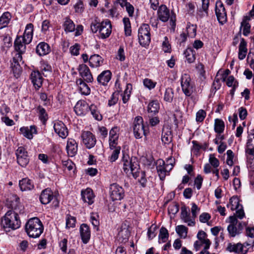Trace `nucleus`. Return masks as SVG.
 <instances>
[{
  "instance_id": "a878e982",
  "label": "nucleus",
  "mask_w": 254,
  "mask_h": 254,
  "mask_svg": "<svg viewBox=\"0 0 254 254\" xmlns=\"http://www.w3.org/2000/svg\"><path fill=\"white\" fill-rule=\"evenodd\" d=\"M156 165V169L160 179L163 180L167 173V168L165 165V162L162 159H159L157 161Z\"/></svg>"
},
{
  "instance_id": "c756f323",
  "label": "nucleus",
  "mask_w": 254,
  "mask_h": 254,
  "mask_svg": "<svg viewBox=\"0 0 254 254\" xmlns=\"http://www.w3.org/2000/svg\"><path fill=\"white\" fill-rule=\"evenodd\" d=\"M20 131L24 136L30 139L33 138V134L37 133V129L34 126H31L29 127H21L20 128Z\"/></svg>"
},
{
  "instance_id": "2f4dec72",
  "label": "nucleus",
  "mask_w": 254,
  "mask_h": 254,
  "mask_svg": "<svg viewBox=\"0 0 254 254\" xmlns=\"http://www.w3.org/2000/svg\"><path fill=\"white\" fill-rule=\"evenodd\" d=\"M19 186L20 190L22 191L30 190L34 188V185L32 181L28 178H24L19 181Z\"/></svg>"
},
{
  "instance_id": "ea45409f",
  "label": "nucleus",
  "mask_w": 254,
  "mask_h": 254,
  "mask_svg": "<svg viewBox=\"0 0 254 254\" xmlns=\"http://www.w3.org/2000/svg\"><path fill=\"white\" fill-rule=\"evenodd\" d=\"M63 26L65 31L66 32H71L75 30V24L68 17L65 18Z\"/></svg>"
},
{
  "instance_id": "4468645a",
  "label": "nucleus",
  "mask_w": 254,
  "mask_h": 254,
  "mask_svg": "<svg viewBox=\"0 0 254 254\" xmlns=\"http://www.w3.org/2000/svg\"><path fill=\"white\" fill-rule=\"evenodd\" d=\"M78 71L80 75L87 82H91L93 81V77L89 67L84 64L79 65Z\"/></svg>"
},
{
  "instance_id": "4be33fe9",
  "label": "nucleus",
  "mask_w": 254,
  "mask_h": 254,
  "mask_svg": "<svg viewBox=\"0 0 254 254\" xmlns=\"http://www.w3.org/2000/svg\"><path fill=\"white\" fill-rule=\"evenodd\" d=\"M66 149L69 156H74L77 151V143L72 138L68 139L67 141Z\"/></svg>"
},
{
  "instance_id": "0e129e2a",
  "label": "nucleus",
  "mask_w": 254,
  "mask_h": 254,
  "mask_svg": "<svg viewBox=\"0 0 254 254\" xmlns=\"http://www.w3.org/2000/svg\"><path fill=\"white\" fill-rule=\"evenodd\" d=\"M118 93L115 92L113 93L111 99L109 100L108 105L112 106L115 105L118 101Z\"/></svg>"
},
{
  "instance_id": "09e8293b",
  "label": "nucleus",
  "mask_w": 254,
  "mask_h": 254,
  "mask_svg": "<svg viewBox=\"0 0 254 254\" xmlns=\"http://www.w3.org/2000/svg\"><path fill=\"white\" fill-rule=\"evenodd\" d=\"M76 218L70 215H67L66 218V227L73 228L75 226Z\"/></svg>"
},
{
  "instance_id": "393cba45",
  "label": "nucleus",
  "mask_w": 254,
  "mask_h": 254,
  "mask_svg": "<svg viewBox=\"0 0 254 254\" xmlns=\"http://www.w3.org/2000/svg\"><path fill=\"white\" fill-rule=\"evenodd\" d=\"M31 80L35 88L39 89L42 85L43 77L38 71H33L31 73Z\"/></svg>"
},
{
  "instance_id": "7c9ffc66",
  "label": "nucleus",
  "mask_w": 254,
  "mask_h": 254,
  "mask_svg": "<svg viewBox=\"0 0 254 254\" xmlns=\"http://www.w3.org/2000/svg\"><path fill=\"white\" fill-rule=\"evenodd\" d=\"M247 43L244 38L241 39L239 46L238 58L240 60H244L247 54Z\"/></svg>"
},
{
  "instance_id": "bb28decb",
  "label": "nucleus",
  "mask_w": 254,
  "mask_h": 254,
  "mask_svg": "<svg viewBox=\"0 0 254 254\" xmlns=\"http://www.w3.org/2000/svg\"><path fill=\"white\" fill-rule=\"evenodd\" d=\"M81 196L83 201L89 205L94 202V195L92 190L89 188L81 191Z\"/></svg>"
},
{
  "instance_id": "f3484780",
  "label": "nucleus",
  "mask_w": 254,
  "mask_h": 254,
  "mask_svg": "<svg viewBox=\"0 0 254 254\" xmlns=\"http://www.w3.org/2000/svg\"><path fill=\"white\" fill-rule=\"evenodd\" d=\"M130 232L126 224H122L118 234V240L121 243H125L127 241Z\"/></svg>"
},
{
  "instance_id": "79ce46f5",
  "label": "nucleus",
  "mask_w": 254,
  "mask_h": 254,
  "mask_svg": "<svg viewBox=\"0 0 254 254\" xmlns=\"http://www.w3.org/2000/svg\"><path fill=\"white\" fill-rule=\"evenodd\" d=\"M132 90V85L130 83L126 84V88L122 94V100L124 103H126L129 100Z\"/></svg>"
},
{
  "instance_id": "5701e85b",
  "label": "nucleus",
  "mask_w": 254,
  "mask_h": 254,
  "mask_svg": "<svg viewBox=\"0 0 254 254\" xmlns=\"http://www.w3.org/2000/svg\"><path fill=\"white\" fill-rule=\"evenodd\" d=\"M53 197V191L51 189L47 188L42 191L40 196V200L42 204H47L50 202Z\"/></svg>"
},
{
  "instance_id": "680f3d73",
  "label": "nucleus",
  "mask_w": 254,
  "mask_h": 254,
  "mask_svg": "<svg viewBox=\"0 0 254 254\" xmlns=\"http://www.w3.org/2000/svg\"><path fill=\"white\" fill-rule=\"evenodd\" d=\"M165 40L162 43V49L165 53L171 52V45L169 43V41L167 37H165Z\"/></svg>"
},
{
  "instance_id": "c03bdc74",
  "label": "nucleus",
  "mask_w": 254,
  "mask_h": 254,
  "mask_svg": "<svg viewBox=\"0 0 254 254\" xmlns=\"http://www.w3.org/2000/svg\"><path fill=\"white\" fill-rule=\"evenodd\" d=\"M176 231L181 238H186L188 234V228L184 225L176 227Z\"/></svg>"
},
{
  "instance_id": "6e6d98bb",
  "label": "nucleus",
  "mask_w": 254,
  "mask_h": 254,
  "mask_svg": "<svg viewBox=\"0 0 254 254\" xmlns=\"http://www.w3.org/2000/svg\"><path fill=\"white\" fill-rule=\"evenodd\" d=\"M209 162L214 168H217L219 166V161L214 154H211L209 155Z\"/></svg>"
},
{
  "instance_id": "3c124183",
  "label": "nucleus",
  "mask_w": 254,
  "mask_h": 254,
  "mask_svg": "<svg viewBox=\"0 0 254 254\" xmlns=\"http://www.w3.org/2000/svg\"><path fill=\"white\" fill-rule=\"evenodd\" d=\"M172 136L171 132H162V141L165 144H168L172 141Z\"/></svg>"
},
{
  "instance_id": "13d9d810",
  "label": "nucleus",
  "mask_w": 254,
  "mask_h": 254,
  "mask_svg": "<svg viewBox=\"0 0 254 254\" xmlns=\"http://www.w3.org/2000/svg\"><path fill=\"white\" fill-rule=\"evenodd\" d=\"M226 84L229 87H233V90L236 88L238 83L235 80V78L233 76H229L226 81Z\"/></svg>"
},
{
  "instance_id": "f8f14e48",
  "label": "nucleus",
  "mask_w": 254,
  "mask_h": 254,
  "mask_svg": "<svg viewBox=\"0 0 254 254\" xmlns=\"http://www.w3.org/2000/svg\"><path fill=\"white\" fill-rule=\"evenodd\" d=\"M83 143L86 147L90 149L93 148L96 142V139L94 135L90 131H84L81 134Z\"/></svg>"
},
{
  "instance_id": "20e7f679",
  "label": "nucleus",
  "mask_w": 254,
  "mask_h": 254,
  "mask_svg": "<svg viewBox=\"0 0 254 254\" xmlns=\"http://www.w3.org/2000/svg\"><path fill=\"white\" fill-rule=\"evenodd\" d=\"M123 170L126 174L131 173L134 177H136V173L138 170V165L136 158H130L127 154H123L122 158Z\"/></svg>"
},
{
  "instance_id": "cd10ccee",
  "label": "nucleus",
  "mask_w": 254,
  "mask_h": 254,
  "mask_svg": "<svg viewBox=\"0 0 254 254\" xmlns=\"http://www.w3.org/2000/svg\"><path fill=\"white\" fill-rule=\"evenodd\" d=\"M89 63L91 67H98L103 65L104 59L98 54H94L90 56Z\"/></svg>"
},
{
  "instance_id": "c85d7f7f",
  "label": "nucleus",
  "mask_w": 254,
  "mask_h": 254,
  "mask_svg": "<svg viewBox=\"0 0 254 254\" xmlns=\"http://www.w3.org/2000/svg\"><path fill=\"white\" fill-rule=\"evenodd\" d=\"M80 232L83 242L87 243L90 238V231L88 226L86 224H82L80 226Z\"/></svg>"
},
{
  "instance_id": "c9c22d12",
  "label": "nucleus",
  "mask_w": 254,
  "mask_h": 254,
  "mask_svg": "<svg viewBox=\"0 0 254 254\" xmlns=\"http://www.w3.org/2000/svg\"><path fill=\"white\" fill-rule=\"evenodd\" d=\"M77 84L78 85L79 89L82 94L87 95L90 93V89L84 82L82 79H79L76 81Z\"/></svg>"
},
{
  "instance_id": "e433bc0d",
  "label": "nucleus",
  "mask_w": 254,
  "mask_h": 254,
  "mask_svg": "<svg viewBox=\"0 0 254 254\" xmlns=\"http://www.w3.org/2000/svg\"><path fill=\"white\" fill-rule=\"evenodd\" d=\"M160 108L159 103L157 100H152L148 105L147 111L148 113H152V115L158 112Z\"/></svg>"
},
{
  "instance_id": "f257e3e1",
  "label": "nucleus",
  "mask_w": 254,
  "mask_h": 254,
  "mask_svg": "<svg viewBox=\"0 0 254 254\" xmlns=\"http://www.w3.org/2000/svg\"><path fill=\"white\" fill-rule=\"evenodd\" d=\"M33 34V25L28 24L25 28L23 36H17L14 43L15 51L22 56L26 50V45L29 44L32 40Z\"/></svg>"
},
{
  "instance_id": "f03ea898",
  "label": "nucleus",
  "mask_w": 254,
  "mask_h": 254,
  "mask_svg": "<svg viewBox=\"0 0 254 254\" xmlns=\"http://www.w3.org/2000/svg\"><path fill=\"white\" fill-rule=\"evenodd\" d=\"M1 224L4 229L15 230L20 227L21 221L16 207L14 210H9L1 220Z\"/></svg>"
},
{
  "instance_id": "b1692460",
  "label": "nucleus",
  "mask_w": 254,
  "mask_h": 254,
  "mask_svg": "<svg viewBox=\"0 0 254 254\" xmlns=\"http://www.w3.org/2000/svg\"><path fill=\"white\" fill-rule=\"evenodd\" d=\"M243 225L241 222L238 225L229 224L227 227V230L230 237H234L242 233L243 229Z\"/></svg>"
},
{
  "instance_id": "39448f33",
  "label": "nucleus",
  "mask_w": 254,
  "mask_h": 254,
  "mask_svg": "<svg viewBox=\"0 0 254 254\" xmlns=\"http://www.w3.org/2000/svg\"><path fill=\"white\" fill-rule=\"evenodd\" d=\"M158 17L162 22H166L170 18V24L173 30L176 27V15L173 13L171 15L170 13L169 9L165 5H161L159 6L157 11Z\"/></svg>"
},
{
  "instance_id": "6ab92c4d",
  "label": "nucleus",
  "mask_w": 254,
  "mask_h": 254,
  "mask_svg": "<svg viewBox=\"0 0 254 254\" xmlns=\"http://www.w3.org/2000/svg\"><path fill=\"white\" fill-rule=\"evenodd\" d=\"M112 77V73L109 70L102 71L97 77L98 83L103 86L107 85Z\"/></svg>"
},
{
  "instance_id": "dca6fc26",
  "label": "nucleus",
  "mask_w": 254,
  "mask_h": 254,
  "mask_svg": "<svg viewBox=\"0 0 254 254\" xmlns=\"http://www.w3.org/2000/svg\"><path fill=\"white\" fill-rule=\"evenodd\" d=\"M55 131L62 138H65L68 135V130L65 125L61 121H58L54 124Z\"/></svg>"
},
{
  "instance_id": "58836bf2",
  "label": "nucleus",
  "mask_w": 254,
  "mask_h": 254,
  "mask_svg": "<svg viewBox=\"0 0 254 254\" xmlns=\"http://www.w3.org/2000/svg\"><path fill=\"white\" fill-rule=\"evenodd\" d=\"M186 59L188 63H192L195 60V52L191 48H188L184 52Z\"/></svg>"
},
{
  "instance_id": "473e14b6",
  "label": "nucleus",
  "mask_w": 254,
  "mask_h": 254,
  "mask_svg": "<svg viewBox=\"0 0 254 254\" xmlns=\"http://www.w3.org/2000/svg\"><path fill=\"white\" fill-rule=\"evenodd\" d=\"M36 53L40 56H44L50 52L49 45L45 42L40 43L36 47Z\"/></svg>"
},
{
  "instance_id": "bf43d9fd",
  "label": "nucleus",
  "mask_w": 254,
  "mask_h": 254,
  "mask_svg": "<svg viewBox=\"0 0 254 254\" xmlns=\"http://www.w3.org/2000/svg\"><path fill=\"white\" fill-rule=\"evenodd\" d=\"M230 204L231 205V209H237L239 208V201L237 197H232L230 200Z\"/></svg>"
},
{
  "instance_id": "ddd939ff",
  "label": "nucleus",
  "mask_w": 254,
  "mask_h": 254,
  "mask_svg": "<svg viewBox=\"0 0 254 254\" xmlns=\"http://www.w3.org/2000/svg\"><path fill=\"white\" fill-rule=\"evenodd\" d=\"M112 32V25L110 21L106 20L100 23L99 33L100 37L102 39L108 38Z\"/></svg>"
},
{
  "instance_id": "338daca9",
  "label": "nucleus",
  "mask_w": 254,
  "mask_h": 254,
  "mask_svg": "<svg viewBox=\"0 0 254 254\" xmlns=\"http://www.w3.org/2000/svg\"><path fill=\"white\" fill-rule=\"evenodd\" d=\"M239 116L241 120H245L248 115L246 109L243 107H240L239 109Z\"/></svg>"
},
{
  "instance_id": "774afa93",
  "label": "nucleus",
  "mask_w": 254,
  "mask_h": 254,
  "mask_svg": "<svg viewBox=\"0 0 254 254\" xmlns=\"http://www.w3.org/2000/svg\"><path fill=\"white\" fill-rule=\"evenodd\" d=\"M63 165L69 171L72 170L75 166L74 164L70 160L62 161Z\"/></svg>"
},
{
  "instance_id": "052dcab7",
  "label": "nucleus",
  "mask_w": 254,
  "mask_h": 254,
  "mask_svg": "<svg viewBox=\"0 0 254 254\" xmlns=\"http://www.w3.org/2000/svg\"><path fill=\"white\" fill-rule=\"evenodd\" d=\"M75 11L77 13H82L84 9V4L82 1L79 0L74 5Z\"/></svg>"
},
{
  "instance_id": "f704fd0d",
  "label": "nucleus",
  "mask_w": 254,
  "mask_h": 254,
  "mask_svg": "<svg viewBox=\"0 0 254 254\" xmlns=\"http://www.w3.org/2000/svg\"><path fill=\"white\" fill-rule=\"evenodd\" d=\"M11 18V15L9 12H4L0 17V29L6 27Z\"/></svg>"
},
{
  "instance_id": "37998d69",
  "label": "nucleus",
  "mask_w": 254,
  "mask_h": 254,
  "mask_svg": "<svg viewBox=\"0 0 254 254\" xmlns=\"http://www.w3.org/2000/svg\"><path fill=\"white\" fill-rule=\"evenodd\" d=\"M225 125L224 122L219 119L215 120L214 130L218 133H221L224 130Z\"/></svg>"
},
{
  "instance_id": "e2e57ef3",
  "label": "nucleus",
  "mask_w": 254,
  "mask_h": 254,
  "mask_svg": "<svg viewBox=\"0 0 254 254\" xmlns=\"http://www.w3.org/2000/svg\"><path fill=\"white\" fill-rule=\"evenodd\" d=\"M206 116V112L203 110H199L196 114V121L197 122H202Z\"/></svg>"
},
{
  "instance_id": "a19ab883",
  "label": "nucleus",
  "mask_w": 254,
  "mask_h": 254,
  "mask_svg": "<svg viewBox=\"0 0 254 254\" xmlns=\"http://www.w3.org/2000/svg\"><path fill=\"white\" fill-rule=\"evenodd\" d=\"M37 110L39 113V117L42 123L45 125L48 119V115L44 108L41 106L37 108Z\"/></svg>"
},
{
  "instance_id": "aec40b11",
  "label": "nucleus",
  "mask_w": 254,
  "mask_h": 254,
  "mask_svg": "<svg viewBox=\"0 0 254 254\" xmlns=\"http://www.w3.org/2000/svg\"><path fill=\"white\" fill-rule=\"evenodd\" d=\"M215 13L217 19L221 24H222L226 22V13L225 9L222 4H220L219 6H218L217 4H216L215 7Z\"/></svg>"
},
{
  "instance_id": "9b49d317",
  "label": "nucleus",
  "mask_w": 254,
  "mask_h": 254,
  "mask_svg": "<svg viewBox=\"0 0 254 254\" xmlns=\"http://www.w3.org/2000/svg\"><path fill=\"white\" fill-rule=\"evenodd\" d=\"M17 163L22 167H25L29 161L27 152L22 147H19L16 151Z\"/></svg>"
},
{
  "instance_id": "7ed1b4c3",
  "label": "nucleus",
  "mask_w": 254,
  "mask_h": 254,
  "mask_svg": "<svg viewBox=\"0 0 254 254\" xmlns=\"http://www.w3.org/2000/svg\"><path fill=\"white\" fill-rule=\"evenodd\" d=\"M25 228L26 232L30 237L36 238L39 237L43 233L44 226L38 217H33L27 221Z\"/></svg>"
},
{
  "instance_id": "864d4df0",
  "label": "nucleus",
  "mask_w": 254,
  "mask_h": 254,
  "mask_svg": "<svg viewBox=\"0 0 254 254\" xmlns=\"http://www.w3.org/2000/svg\"><path fill=\"white\" fill-rule=\"evenodd\" d=\"M227 158L226 160V163L230 166H232L234 164V153L231 150H228L227 151Z\"/></svg>"
},
{
  "instance_id": "de8ad7c7",
  "label": "nucleus",
  "mask_w": 254,
  "mask_h": 254,
  "mask_svg": "<svg viewBox=\"0 0 254 254\" xmlns=\"http://www.w3.org/2000/svg\"><path fill=\"white\" fill-rule=\"evenodd\" d=\"M187 30L188 34L191 37H194L196 35V25L190 24L189 22L187 24Z\"/></svg>"
},
{
  "instance_id": "412c9836",
  "label": "nucleus",
  "mask_w": 254,
  "mask_h": 254,
  "mask_svg": "<svg viewBox=\"0 0 254 254\" xmlns=\"http://www.w3.org/2000/svg\"><path fill=\"white\" fill-rule=\"evenodd\" d=\"M245 149L247 155H254V130L249 134Z\"/></svg>"
},
{
  "instance_id": "1a4fd4ad",
  "label": "nucleus",
  "mask_w": 254,
  "mask_h": 254,
  "mask_svg": "<svg viewBox=\"0 0 254 254\" xmlns=\"http://www.w3.org/2000/svg\"><path fill=\"white\" fill-rule=\"evenodd\" d=\"M110 195L112 200H120L124 197V190L118 184L113 183L110 187Z\"/></svg>"
},
{
  "instance_id": "49530a36",
  "label": "nucleus",
  "mask_w": 254,
  "mask_h": 254,
  "mask_svg": "<svg viewBox=\"0 0 254 254\" xmlns=\"http://www.w3.org/2000/svg\"><path fill=\"white\" fill-rule=\"evenodd\" d=\"M174 97V91L172 88H168L166 89L164 99L168 102H171Z\"/></svg>"
},
{
  "instance_id": "6e6552de",
  "label": "nucleus",
  "mask_w": 254,
  "mask_h": 254,
  "mask_svg": "<svg viewBox=\"0 0 254 254\" xmlns=\"http://www.w3.org/2000/svg\"><path fill=\"white\" fill-rule=\"evenodd\" d=\"M181 87L183 92L187 96H190L193 92L194 85L191 81L190 75L184 73L181 79Z\"/></svg>"
},
{
  "instance_id": "603ef678",
  "label": "nucleus",
  "mask_w": 254,
  "mask_h": 254,
  "mask_svg": "<svg viewBox=\"0 0 254 254\" xmlns=\"http://www.w3.org/2000/svg\"><path fill=\"white\" fill-rule=\"evenodd\" d=\"M157 227L156 225H152L148 229L147 235L149 239H152L156 236V231Z\"/></svg>"
},
{
  "instance_id": "9d476101",
  "label": "nucleus",
  "mask_w": 254,
  "mask_h": 254,
  "mask_svg": "<svg viewBox=\"0 0 254 254\" xmlns=\"http://www.w3.org/2000/svg\"><path fill=\"white\" fill-rule=\"evenodd\" d=\"M20 63H23L22 57L20 54H16L12 59L11 66L14 76L18 78L22 72Z\"/></svg>"
},
{
  "instance_id": "69168bd1",
  "label": "nucleus",
  "mask_w": 254,
  "mask_h": 254,
  "mask_svg": "<svg viewBox=\"0 0 254 254\" xmlns=\"http://www.w3.org/2000/svg\"><path fill=\"white\" fill-rule=\"evenodd\" d=\"M241 27H243V35L245 36H248V34L250 33V24L249 23H245V22H242Z\"/></svg>"
},
{
  "instance_id": "4d7b16f0",
  "label": "nucleus",
  "mask_w": 254,
  "mask_h": 254,
  "mask_svg": "<svg viewBox=\"0 0 254 254\" xmlns=\"http://www.w3.org/2000/svg\"><path fill=\"white\" fill-rule=\"evenodd\" d=\"M120 150L121 147H116V149H115L113 151L112 154L110 157V161L111 162H115L118 158Z\"/></svg>"
},
{
  "instance_id": "2eb2a0df",
  "label": "nucleus",
  "mask_w": 254,
  "mask_h": 254,
  "mask_svg": "<svg viewBox=\"0 0 254 254\" xmlns=\"http://www.w3.org/2000/svg\"><path fill=\"white\" fill-rule=\"evenodd\" d=\"M189 209L185 206L181 207V219L184 222L188 224L189 226H193L195 225V221L192 216H190L189 212Z\"/></svg>"
},
{
  "instance_id": "0eeeda50",
  "label": "nucleus",
  "mask_w": 254,
  "mask_h": 254,
  "mask_svg": "<svg viewBox=\"0 0 254 254\" xmlns=\"http://www.w3.org/2000/svg\"><path fill=\"white\" fill-rule=\"evenodd\" d=\"M143 123V120L141 117L137 116L135 118L133 122V130L134 136L136 139L142 138L143 135L146 136L148 134V131L145 128Z\"/></svg>"
},
{
  "instance_id": "5fc2aeb1",
  "label": "nucleus",
  "mask_w": 254,
  "mask_h": 254,
  "mask_svg": "<svg viewBox=\"0 0 254 254\" xmlns=\"http://www.w3.org/2000/svg\"><path fill=\"white\" fill-rule=\"evenodd\" d=\"M143 84L146 88L151 90L155 87L156 82L153 81L150 79L145 78L143 80Z\"/></svg>"
},
{
  "instance_id": "423d86ee",
  "label": "nucleus",
  "mask_w": 254,
  "mask_h": 254,
  "mask_svg": "<svg viewBox=\"0 0 254 254\" xmlns=\"http://www.w3.org/2000/svg\"><path fill=\"white\" fill-rule=\"evenodd\" d=\"M150 30V26L147 24H143L138 29V40L141 46H146L149 44L151 40Z\"/></svg>"
},
{
  "instance_id": "4c0bfd02",
  "label": "nucleus",
  "mask_w": 254,
  "mask_h": 254,
  "mask_svg": "<svg viewBox=\"0 0 254 254\" xmlns=\"http://www.w3.org/2000/svg\"><path fill=\"white\" fill-rule=\"evenodd\" d=\"M226 250L229 252L239 253L243 251V245L240 243H238L236 244L229 243Z\"/></svg>"
},
{
  "instance_id": "a18cd8bd",
  "label": "nucleus",
  "mask_w": 254,
  "mask_h": 254,
  "mask_svg": "<svg viewBox=\"0 0 254 254\" xmlns=\"http://www.w3.org/2000/svg\"><path fill=\"white\" fill-rule=\"evenodd\" d=\"M169 233L167 229L163 227H161L159 235V240L162 243H165L167 241Z\"/></svg>"
},
{
  "instance_id": "a211bd4d",
  "label": "nucleus",
  "mask_w": 254,
  "mask_h": 254,
  "mask_svg": "<svg viewBox=\"0 0 254 254\" xmlns=\"http://www.w3.org/2000/svg\"><path fill=\"white\" fill-rule=\"evenodd\" d=\"M89 106L86 102L83 100H80L77 102L74 106V110L76 115L82 116L85 115L89 111Z\"/></svg>"
},
{
  "instance_id": "8fccbe9b",
  "label": "nucleus",
  "mask_w": 254,
  "mask_h": 254,
  "mask_svg": "<svg viewBox=\"0 0 254 254\" xmlns=\"http://www.w3.org/2000/svg\"><path fill=\"white\" fill-rule=\"evenodd\" d=\"M96 107L93 105H91L89 107V110L90 111L91 113L95 119L98 121H100L102 119L101 115L99 113V112L96 110Z\"/></svg>"
},
{
  "instance_id": "72a5a7b5",
  "label": "nucleus",
  "mask_w": 254,
  "mask_h": 254,
  "mask_svg": "<svg viewBox=\"0 0 254 254\" xmlns=\"http://www.w3.org/2000/svg\"><path fill=\"white\" fill-rule=\"evenodd\" d=\"M117 3L119 4L121 7H126V11L127 12L128 15L132 17L134 13V7L130 3L127 1V0H117Z\"/></svg>"
}]
</instances>
